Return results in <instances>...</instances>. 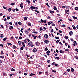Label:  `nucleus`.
<instances>
[{
  "label": "nucleus",
  "mask_w": 78,
  "mask_h": 78,
  "mask_svg": "<svg viewBox=\"0 0 78 78\" xmlns=\"http://www.w3.org/2000/svg\"><path fill=\"white\" fill-rule=\"evenodd\" d=\"M59 32L60 33H62V31L61 30H59Z\"/></svg>",
  "instance_id": "nucleus-58"
},
{
  "label": "nucleus",
  "mask_w": 78,
  "mask_h": 78,
  "mask_svg": "<svg viewBox=\"0 0 78 78\" xmlns=\"http://www.w3.org/2000/svg\"><path fill=\"white\" fill-rule=\"evenodd\" d=\"M0 47H3V44H0Z\"/></svg>",
  "instance_id": "nucleus-46"
},
{
  "label": "nucleus",
  "mask_w": 78,
  "mask_h": 78,
  "mask_svg": "<svg viewBox=\"0 0 78 78\" xmlns=\"http://www.w3.org/2000/svg\"><path fill=\"white\" fill-rule=\"evenodd\" d=\"M24 43H26V44H27V40L26 39L24 40Z\"/></svg>",
  "instance_id": "nucleus-24"
},
{
  "label": "nucleus",
  "mask_w": 78,
  "mask_h": 78,
  "mask_svg": "<svg viewBox=\"0 0 78 78\" xmlns=\"http://www.w3.org/2000/svg\"><path fill=\"white\" fill-rule=\"evenodd\" d=\"M42 30H43L42 28L41 27V28H40V31H42Z\"/></svg>",
  "instance_id": "nucleus-42"
},
{
  "label": "nucleus",
  "mask_w": 78,
  "mask_h": 78,
  "mask_svg": "<svg viewBox=\"0 0 78 78\" xmlns=\"http://www.w3.org/2000/svg\"><path fill=\"white\" fill-rule=\"evenodd\" d=\"M0 58H5V57L3 56H0Z\"/></svg>",
  "instance_id": "nucleus-45"
},
{
  "label": "nucleus",
  "mask_w": 78,
  "mask_h": 78,
  "mask_svg": "<svg viewBox=\"0 0 78 78\" xmlns=\"http://www.w3.org/2000/svg\"><path fill=\"white\" fill-rule=\"evenodd\" d=\"M69 51V49H65L66 51Z\"/></svg>",
  "instance_id": "nucleus-51"
},
{
  "label": "nucleus",
  "mask_w": 78,
  "mask_h": 78,
  "mask_svg": "<svg viewBox=\"0 0 78 78\" xmlns=\"http://www.w3.org/2000/svg\"><path fill=\"white\" fill-rule=\"evenodd\" d=\"M53 9L54 10H56L57 9V8L55 6H54Z\"/></svg>",
  "instance_id": "nucleus-27"
},
{
  "label": "nucleus",
  "mask_w": 78,
  "mask_h": 78,
  "mask_svg": "<svg viewBox=\"0 0 78 78\" xmlns=\"http://www.w3.org/2000/svg\"><path fill=\"white\" fill-rule=\"evenodd\" d=\"M75 10H78V8L77 7H76L75 8Z\"/></svg>",
  "instance_id": "nucleus-38"
},
{
  "label": "nucleus",
  "mask_w": 78,
  "mask_h": 78,
  "mask_svg": "<svg viewBox=\"0 0 78 78\" xmlns=\"http://www.w3.org/2000/svg\"><path fill=\"white\" fill-rule=\"evenodd\" d=\"M23 3H21L20 4V7L22 8H23Z\"/></svg>",
  "instance_id": "nucleus-11"
},
{
  "label": "nucleus",
  "mask_w": 78,
  "mask_h": 78,
  "mask_svg": "<svg viewBox=\"0 0 78 78\" xmlns=\"http://www.w3.org/2000/svg\"><path fill=\"white\" fill-rule=\"evenodd\" d=\"M30 76H33V75H35V74H33V73H31V74L29 75Z\"/></svg>",
  "instance_id": "nucleus-19"
},
{
  "label": "nucleus",
  "mask_w": 78,
  "mask_h": 78,
  "mask_svg": "<svg viewBox=\"0 0 78 78\" xmlns=\"http://www.w3.org/2000/svg\"><path fill=\"white\" fill-rule=\"evenodd\" d=\"M24 19L25 20H27V17H24Z\"/></svg>",
  "instance_id": "nucleus-49"
},
{
  "label": "nucleus",
  "mask_w": 78,
  "mask_h": 78,
  "mask_svg": "<svg viewBox=\"0 0 78 78\" xmlns=\"http://www.w3.org/2000/svg\"><path fill=\"white\" fill-rule=\"evenodd\" d=\"M7 18L8 20H9L10 19H11V18L10 17H9L8 16L7 17Z\"/></svg>",
  "instance_id": "nucleus-40"
},
{
  "label": "nucleus",
  "mask_w": 78,
  "mask_h": 78,
  "mask_svg": "<svg viewBox=\"0 0 78 78\" xmlns=\"http://www.w3.org/2000/svg\"><path fill=\"white\" fill-rule=\"evenodd\" d=\"M23 47L22 46L20 48V50H23Z\"/></svg>",
  "instance_id": "nucleus-25"
},
{
  "label": "nucleus",
  "mask_w": 78,
  "mask_h": 78,
  "mask_svg": "<svg viewBox=\"0 0 78 78\" xmlns=\"http://www.w3.org/2000/svg\"><path fill=\"white\" fill-rule=\"evenodd\" d=\"M32 44H33V43L31 41H30V42L28 44V45L29 46H31V45H32Z\"/></svg>",
  "instance_id": "nucleus-2"
},
{
  "label": "nucleus",
  "mask_w": 78,
  "mask_h": 78,
  "mask_svg": "<svg viewBox=\"0 0 78 78\" xmlns=\"http://www.w3.org/2000/svg\"><path fill=\"white\" fill-rule=\"evenodd\" d=\"M61 27H66V25H61Z\"/></svg>",
  "instance_id": "nucleus-13"
},
{
  "label": "nucleus",
  "mask_w": 78,
  "mask_h": 78,
  "mask_svg": "<svg viewBox=\"0 0 78 78\" xmlns=\"http://www.w3.org/2000/svg\"><path fill=\"white\" fill-rule=\"evenodd\" d=\"M44 37L45 38H48V35L47 34H45L44 36Z\"/></svg>",
  "instance_id": "nucleus-5"
},
{
  "label": "nucleus",
  "mask_w": 78,
  "mask_h": 78,
  "mask_svg": "<svg viewBox=\"0 0 78 78\" xmlns=\"http://www.w3.org/2000/svg\"><path fill=\"white\" fill-rule=\"evenodd\" d=\"M52 72H54V73H56V71H55V70H52Z\"/></svg>",
  "instance_id": "nucleus-54"
},
{
  "label": "nucleus",
  "mask_w": 78,
  "mask_h": 78,
  "mask_svg": "<svg viewBox=\"0 0 78 78\" xmlns=\"http://www.w3.org/2000/svg\"><path fill=\"white\" fill-rule=\"evenodd\" d=\"M37 51V49L36 48L34 49L33 50V52H34V53H36Z\"/></svg>",
  "instance_id": "nucleus-4"
},
{
  "label": "nucleus",
  "mask_w": 78,
  "mask_h": 78,
  "mask_svg": "<svg viewBox=\"0 0 78 78\" xmlns=\"http://www.w3.org/2000/svg\"><path fill=\"white\" fill-rule=\"evenodd\" d=\"M45 51H47L48 50V48H47V47H46V48L44 49Z\"/></svg>",
  "instance_id": "nucleus-31"
},
{
  "label": "nucleus",
  "mask_w": 78,
  "mask_h": 78,
  "mask_svg": "<svg viewBox=\"0 0 78 78\" xmlns=\"http://www.w3.org/2000/svg\"><path fill=\"white\" fill-rule=\"evenodd\" d=\"M65 38L66 39H67L68 38H69V37L67 36H65Z\"/></svg>",
  "instance_id": "nucleus-41"
},
{
  "label": "nucleus",
  "mask_w": 78,
  "mask_h": 78,
  "mask_svg": "<svg viewBox=\"0 0 78 78\" xmlns=\"http://www.w3.org/2000/svg\"><path fill=\"white\" fill-rule=\"evenodd\" d=\"M71 71L72 72H74V69L72 68H71Z\"/></svg>",
  "instance_id": "nucleus-12"
},
{
  "label": "nucleus",
  "mask_w": 78,
  "mask_h": 78,
  "mask_svg": "<svg viewBox=\"0 0 78 78\" xmlns=\"http://www.w3.org/2000/svg\"><path fill=\"white\" fill-rule=\"evenodd\" d=\"M49 42V41L48 40H45L44 41V43H45V44H48V43Z\"/></svg>",
  "instance_id": "nucleus-6"
},
{
  "label": "nucleus",
  "mask_w": 78,
  "mask_h": 78,
  "mask_svg": "<svg viewBox=\"0 0 78 78\" xmlns=\"http://www.w3.org/2000/svg\"><path fill=\"white\" fill-rule=\"evenodd\" d=\"M41 23H43L44 22V20H42V19H41Z\"/></svg>",
  "instance_id": "nucleus-37"
},
{
  "label": "nucleus",
  "mask_w": 78,
  "mask_h": 78,
  "mask_svg": "<svg viewBox=\"0 0 78 78\" xmlns=\"http://www.w3.org/2000/svg\"><path fill=\"white\" fill-rule=\"evenodd\" d=\"M1 27L2 28H3V25H1Z\"/></svg>",
  "instance_id": "nucleus-62"
},
{
  "label": "nucleus",
  "mask_w": 78,
  "mask_h": 78,
  "mask_svg": "<svg viewBox=\"0 0 78 78\" xmlns=\"http://www.w3.org/2000/svg\"><path fill=\"white\" fill-rule=\"evenodd\" d=\"M47 62L49 63V62H50V60H48L47 61Z\"/></svg>",
  "instance_id": "nucleus-56"
},
{
  "label": "nucleus",
  "mask_w": 78,
  "mask_h": 78,
  "mask_svg": "<svg viewBox=\"0 0 78 78\" xmlns=\"http://www.w3.org/2000/svg\"><path fill=\"white\" fill-rule=\"evenodd\" d=\"M55 64H56V63L54 62L52 63L51 65H52V66H54Z\"/></svg>",
  "instance_id": "nucleus-28"
},
{
  "label": "nucleus",
  "mask_w": 78,
  "mask_h": 78,
  "mask_svg": "<svg viewBox=\"0 0 78 78\" xmlns=\"http://www.w3.org/2000/svg\"><path fill=\"white\" fill-rule=\"evenodd\" d=\"M23 30V29L21 28V30H20L21 32V33H23V31H22V30Z\"/></svg>",
  "instance_id": "nucleus-29"
},
{
  "label": "nucleus",
  "mask_w": 78,
  "mask_h": 78,
  "mask_svg": "<svg viewBox=\"0 0 78 78\" xmlns=\"http://www.w3.org/2000/svg\"><path fill=\"white\" fill-rule=\"evenodd\" d=\"M46 53L49 56V55H50V51H48L46 52Z\"/></svg>",
  "instance_id": "nucleus-3"
},
{
  "label": "nucleus",
  "mask_w": 78,
  "mask_h": 78,
  "mask_svg": "<svg viewBox=\"0 0 78 78\" xmlns=\"http://www.w3.org/2000/svg\"><path fill=\"white\" fill-rule=\"evenodd\" d=\"M67 71H68V72H70V69H68Z\"/></svg>",
  "instance_id": "nucleus-55"
},
{
  "label": "nucleus",
  "mask_w": 78,
  "mask_h": 78,
  "mask_svg": "<svg viewBox=\"0 0 78 78\" xmlns=\"http://www.w3.org/2000/svg\"><path fill=\"white\" fill-rule=\"evenodd\" d=\"M55 39H59V37H55Z\"/></svg>",
  "instance_id": "nucleus-20"
},
{
  "label": "nucleus",
  "mask_w": 78,
  "mask_h": 78,
  "mask_svg": "<svg viewBox=\"0 0 78 78\" xmlns=\"http://www.w3.org/2000/svg\"><path fill=\"white\" fill-rule=\"evenodd\" d=\"M35 12H37V13H39V12L38 11H37L36 10H35Z\"/></svg>",
  "instance_id": "nucleus-48"
},
{
  "label": "nucleus",
  "mask_w": 78,
  "mask_h": 78,
  "mask_svg": "<svg viewBox=\"0 0 78 78\" xmlns=\"http://www.w3.org/2000/svg\"><path fill=\"white\" fill-rule=\"evenodd\" d=\"M28 25H29L30 27L31 26V24L30 23H28Z\"/></svg>",
  "instance_id": "nucleus-32"
},
{
  "label": "nucleus",
  "mask_w": 78,
  "mask_h": 78,
  "mask_svg": "<svg viewBox=\"0 0 78 78\" xmlns=\"http://www.w3.org/2000/svg\"><path fill=\"white\" fill-rule=\"evenodd\" d=\"M51 25H52V26H54V27H55V24L54 23H52Z\"/></svg>",
  "instance_id": "nucleus-50"
},
{
  "label": "nucleus",
  "mask_w": 78,
  "mask_h": 78,
  "mask_svg": "<svg viewBox=\"0 0 78 78\" xmlns=\"http://www.w3.org/2000/svg\"><path fill=\"white\" fill-rule=\"evenodd\" d=\"M32 33H33L36 34H37L38 33V32H36L34 31V32H33Z\"/></svg>",
  "instance_id": "nucleus-30"
},
{
  "label": "nucleus",
  "mask_w": 78,
  "mask_h": 78,
  "mask_svg": "<svg viewBox=\"0 0 78 78\" xmlns=\"http://www.w3.org/2000/svg\"><path fill=\"white\" fill-rule=\"evenodd\" d=\"M22 45L23 46V47H25V43L23 42H22Z\"/></svg>",
  "instance_id": "nucleus-16"
},
{
  "label": "nucleus",
  "mask_w": 78,
  "mask_h": 78,
  "mask_svg": "<svg viewBox=\"0 0 78 78\" xmlns=\"http://www.w3.org/2000/svg\"><path fill=\"white\" fill-rule=\"evenodd\" d=\"M73 28L74 29V30H76V27H75V26H74Z\"/></svg>",
  "instance_id": "nucleus-47"
},
{
  "label": "nucleus",
  "mask_w": 78,
  "mask_h": 78,
  "mask_svg": "<svg viewBox=\"0 0 78 78\" xmlns=\"http://www.w3.org/2000/svg\"><path fill=\"white\" fill-rule=\"evenodd\" d=\"M60 41V40H58L56 41V43H58Z\"/></svg>",
  "instance_id": "nucleus-35"
},
{
  "label": "nucleus",
  "mask_w": 78,
  "mask_h": 78,
  "mask_svg": "<svg viewBox=\"0 0 78 78\" xmlns=\"http://www.w3.org/2000/svg\"><path fill=\"white\" fill-rule=\"evenodd\" d=\"M27 40L28 42H29L30 41V39H27Z\"/></svg>",
  "instance_id": "nucleus-52"
},
{
  "label": "nucleus",
  "mask_w": 78,
  "mask_h": 78,
  "mask_svg": "<svg viewBox=\"0 0 78 78\" xmlns=\"http://www.w3.org/2000/svg\"><path fill=\"white\" fill-rule=\"evenodd\" d=\"M55 67H57V66H58V64H55Z\"/></svg>",
  "instance_id": "nucleus-61"
},
{
  "label": "nucleus",
  "mask_w": 78,
  "mask_h": 78,
  "mask_svg": "<svg viewBox=\"0 0 78 78\" xmlns=\"http://www.w3.org/2000/svg\"><path fill=\"white\" fill-rule=\"evenodd\" d=\"M43 22L44 23H47V21H46V20H44V22Z\"/></svg>",
  "instance_id": "nucleus-44"
},
{
  "label": "nucleus",
  "mask_w": 78,
  "mask_h": 78,
  "mask_svg": "<svg viewBox=\"0 0 78 78\" xmlns=\"http://www.w3.org/2000/svg\"><path fill=\"white\" fill-rule=\"evenodd\" d=\"M65 45L66 47H67V43H65Z\"/></svg>",
  "instance_id": "nucleus-57"
},
{
  "label": "nucleus",
  "mask_w": 78,
  "mask_h": 78,
  "mask_svg": "<svg viewBox=\"0 0 78 78\" xmlns=\"http://www.w3.org/2000/svg\"><path fill=\"white\" fill-rule=\"evenodd\" d=\"M73 17L74 19H77V18L76 17H75V16H73Z\"/></svg>",
  "instance_id": "nucleus-26"
},
{
  "label": "nucleus",
  "mask_w": 78,
  "mask_h": 78,
  "mask_svg": "<svg viewBox=\"0 0 78 78\" xmlns=\"http://www.w3.org/2000/svg\"><path fill=\"white\" fill-rule=\"evenodd\" d=\"M11 10H12V9L11 8H9L8 9V12H10Z\"/></svg>",
  "instance_id": "nucleus-14"
},
{
  "label": "nucleus",
  "mask_w": 78,
  "mask_h": 78,
  "mask_svg": "<svg viewBox=\"0 0 78 78\" xmlns=\"http://www.w3.org/2000/svg\"><path fill=\"white\" fill-rule=\"evenodd\" d=\"M73 42V38H71L70 39Z\"/></svg>",
  "instance_id": "nucleus-60"
},
{
  "label": "nucleus",
  "mask_w": 78,
  "mask_h": 78,
  "mask_svg": "<svg viewBox=\"0 0 78 78\" xmlns=\"http://www.w3.org/2000/svg\"><path fill=\"white\" fill-rule=\"evenodd\" d=\"M68 20H69V21H72V20H71V19H68Z\"/></svg>",
  "instance_id": "nucleus-64"
},
{
  "label": "nucleus",
  "mask_w": 78,
  "mask_h": 78,
  "mask_svg": "<svg viewBox=\"0 0 78 78\" xmlns=\"http://www.w3.org/2000/svg\"><path fill=\"white\" fill-rule=\"evenodd\" d=\"M8 45H12V44L10 43H7Z\"/></svg>",
  "instance_id": "nucleus-53"
},
{
  "label": "nucleus",
  "mask_w": 78,
  "mask_h": 78,
  "mask_svg": "<svg viewBox=\"0 0 78 78\" xmlns=\"http://www.w3.org/2000/svg\"><path fill=\"white\" fill-rule=\"evenodd\" d=\"M11 71H14V72L16 71V70L14 69H13V68H12V69H11Z\"/></svg>",
  "instance_id": "nucleus-22"
},
{
  "label": "nucleus",
  "mask_w": 78,
  "mask_h": 78,
  "mask_svg": "<svg viewBox=\"0 0 78 78\" xmlns=\"http://www.w3.org/2000/svg\"><path fill=\"white\" fill-rule=\"evenodd\" d=\"M35 44L37 46H39V43L36 42L35 43Z\"/></svg>",
  "instance_id": "nucleus-17"
},
{
  "label": "nucleus",
  "mask_w": 78,
  "mask_h": 78,
  "mask_svg": "<svg viewBox=\"0 0 78 78\" xmlns=\"http://www.w3.org/2000/svg\"><path fill=\"white\" fill-rule=\"evenodd\" d=\"M48 25H50L51 24V23L50 22H49L48 23Z\"/></svg>",
  "instance_id": "nucleus-34"
},
{
  "label": "nucleus",
  "mask_w": 78,
  "mask_h": 78,
  "mask_svg": "<svg viewBox=\"0 0 78 78\" xmlns=\"http://www.w3.org/2000/svg\"><path fill=\"white\" fill-rule=\"evenodd\" d=\"M16 11H19V9H16Z\"/></svg>",
  "instance_id": "nucleus-59"
},
{
  "label": "nucleus",
  "mask_w": 78,
  "mask_h": 78,
  "mask_svg": "<svg viewBox=\"0 0 78 78\" xmlns=\"http://www.w3.org/2000/svg\"><path fill=\"white\" fill-rule=\"evenodd\" d=\"M30 9H36V7L32 6L30 7Z\"/></svg>",
  "instance_id": "nucleus-1"
},
{
  "label": "nucleus",
  "mask_w": 78,
  "mask_h": 78,
  "mask_svg": "<svg viewBox=\"0 0 78 78\" xmlns=\"http://www.w3.org/2000/svg\"><path fill=\"white\" fill-rule=\"evenodd\" d=\"M60 53H64V51H62V50H61L60 51H59Z\"/></svg>",
  "instance_id": "nucleus-10"
},
{
  "label": "nucleus",
  "mask_w": 78,
  "mask_h": 78,
  "mask_svg": "<svg viewBox=\"0 0 78 78\" xmlns=\"http://www.w3.org/2000/svg\"><path fill=\"white\" fill-rule=\"evenodd\" d=\"M69 34L70 36H72V34H73V32L72 31H70V32H69Z\"/></svg>",
  "instance_id": "nucleus-8"
},
{
  "label": "nucleus",
  "mask_w": 78,
  "mask_h": 78,
  "mask_svg": "<svg viewBox=\"0 0 78 78\" xmlns=\"http://www.w3.org/2000/svg\"><path fill=\"white\" fill-rule=\"evenodd\" d=\"M12 48H14V49L16 48V46L13 45L12 46Z\"/></svg>",
  "instance_id": "nucleus-21"
},
{
  "label": "nucleus",
  "mask_w": 78,
  "mask_h": 78,
  "mask_svg": "<svg viewBox=\"0 0 78 78\" xmlns=\"http://www.w3.org/2000/svg\"><path fill=\"white\" fill-rule=\"evenodd\" d=\"M75 58H76V59H78V56H75L74 57Z\"/></svg>",
  "instance_id": "nucleus-36"
},
{
  "label": "nucleus",
  "mask_w": 78,
  "mask_h": 78,
  "mask_svg": "<svg viewBox=\"0 0 78 78\" xmlns=\"http://www.w3.org/2000/svg\"><path fill=\"white\" fill-rule=\"evenodd\" d=\"M24 75H27V73H24Z\"/></svg>",
  "instance_id": "nucleus-63"
},
{
  "label": "nucleus",
  "mask_w": 78,
  "mask_h": 78,
  "mask_svg": "<svg viewBox=\"0 0 78 78\" xmlns=\"http://www.w3.org/2000/svg\"><path fill=\"white\" fill-rule=\"evenodd\" d=\"M55 59H60V58L58 57H56L55 58Z\"/></svg>",
  "instance_id": "nucleus-23"
},
{
  "label": "nucleus",
  "mask_w": 78,
  "mask_h": 78,
  "mask_svg": "<svg viewBox=\"0 0 78 78\" xmlns=\"http://www.w3.org/2000/svg\"><path fill=\"white\" fill-rule=\"evenodd\" d=\"M3 35L2 34H0V37H3Z\"/></svg>",
  "instance_id": "nucleus-9"
},
{
  "label": "nucleus",
  "mask_w": 78,
  "mask_h": 78,
  "mask_svg": "<svg viewBox=\"0 0 78 78\" xmlns=\"http://www.w3.org/2000/svg\"><path fill=\"white\" fill-rule=\"evenodd\" d=\"M15 4L14 3H11V5H12V6H13V5H14Z\"/></svg>",
  "instance_id": "nucleus-39"
},
{
  "label": "nucleus",
  "mask_w": 78,
  "mask_h": 78,
  "mask_svg": "<svg viewBox=\"0 0 78 78\" xmlns=\"http://www.w3.org/2000/svg\"><path fill=\"white\" fill-rule=\"evenodd\" d=\"M53 29H52L51 30V33H53Z\"/></svg>",
  "instance_id": "nucleus-43"
},
{
  "label": "nucleus",
  "mask_w": 78,
  "mask_h": 78,
  "mask_svg": "<svg viewBox=\"0 0 78 78\" xmlns=\"http://www.w3.org/2000/svg\"><path fill=\"white\" fill-rule=\"evenodd\" d=\"M13 28V27L11 26H10L9 29L10 30H11Z\"/></svg>",
  "instance_id": "nucleus-7"
},
{
  "label": "nucleus",
  "mask_w": 78,
  "mask_h": 78,
  "mask_svg": "<svg viewBox=\"0 0 78 78\" xmlns=\"http://www.w3.org/2000/svg\"><path fill=\"white\" fill-rule=\"evenodd\" d=\"M26 2L28 3V4H30V3H31V2H30V1L29 0H27Z\"/></svg>",
  "instance_id": "nucleus-15"
},
{
  "label": "nucleus",
  "mask_w": 78,
  "mask_h": 78,
  "mask_svg": "<svg viewBox=\"0 0 78 78\" xmlns=\"http://www.w3.org/2000/svg\"><path fill=\"white\" fill-rule=\"evenodd\" d=\"M25 33L26 34H28L29 32H28V31L25 30Z\"/></svg>",
  "instance_id": "nucleus-18"
},
{
  "label": "nucleus",
  "mask_w": 78,
  "mask_h": 78,
  "mask_svg": "<svg viewBox=\"0 0 78 78\" xmlns=\"http://www.w3.org/2000/svg\"><path fill=\"white\" fill-rule=\"evenodd\" d=\"M6 39H7V37H5V38H4L3 39L4 41H6Z\"/></svg>",
  "instance_id": "nucleus-33"
}]
</instances>
